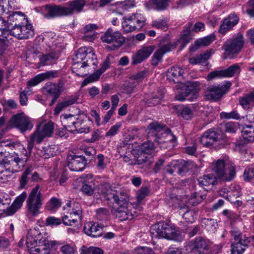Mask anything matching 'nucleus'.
Instances as JSON below:
<instances>
[{
  "label": "nucleus",
  "mask_w": 254,
  "mask_h": 254,
  "mask_svg": "<svg viewBox=\"0 0 254 254\" xmlns=\"http://www.w3.org/2000/svg\"><path fill=\"white\" fill-rule=\"evenodd\" d=\"M163 125L157 122L150 123L147 127L149 136H152L160 148H166L171 145L169 144L173 143L176 140V136L169 129L164 128Z\"/></svg>",
  "instance_id": "nucleus-4"
},
{
  "label": "nucleus",
  "mask_w": 254,
  "mask_h": 254,
  "mask_svg": "<svg viewBox=\"0 0 254 254\" xmlns=\"http://www.w3.org/2000/svg\"><path fill=\"white\" fill-rule=\"evenodd\" d=\"M89 48L83 47L79 48L75 53L73 58L72 70L73 72L79 76H84L85 73L78 72V69L83 68L86 67L88 61H85L89 53Z\"/></svg>",
  "instance_id": "nucleus-13"
},
{
  "label": "nucleus",
  "mask_w": 254,
  "mask_h": 254,
  "mask_svg": "<svg viewBox=\"0 0 254 254\" xmlns=\"http://www.w3.org/2000/svg\"><path fill=\"white\" fill-rule=\"evenodd\" d=\"M223 77H229L239 74L241 71L240 66L237 64H234L226 69L222 70Z\"/></svg>",
  "instance_id": "nucleus-44"
},
{
  "label": "nucleus",
  "mask_w": 254,
  "mask_h": 254,
  "mask_svg": "<svg viewBox=\"0 0 254 254\" xmlns=\"http://www.w3.org/2000/svg\"><path fill=\"white\" fill-rule=\"evenodd\" d=\"M44 198L41 193L40 186L37 184L30 192L26 200V208L29 214L36 216L40 213Z\"/></svg>",
  "instance_id": "nucleus-5"
},
{
  "label": "nucleus",
  "mask_w": 254,
  "mask_h": 254,
  "mask_svg": "<svg viewBox=\"0 0 254 254\" xmlns=\"http://www.w3.org/2000/svg\"><path fill=\"white\" fill-rule=\"evenodd\" d=\"M97 161H96V166L99 170H103L106 167V164L104 162L105 157L102 154L97 155Z\"/></svg>",
  "instance_id": "nucleus-64"
},
{
  "label": "nucleus",
  "mask_w": 254,
  "mask_h": 254,
  "mask_svg": "<svg viewBox=\"0 0 254 254\" xmlns=\"http://www.w3.org/2000/svg\"><path fill=\"white\" fill-rule=\"evenodd\" d=\"M151 25L152 27H155L157 29H160L166 31L167 29V24L165 20L161 19L153 21L152 22Z\"/></svg>",
  "instance_id": "nucleus-61"
},
{
  "label": "nucleus",
  "mask_w": 254,
  "mask_h": 254,
  "mask_svg": "<svg viewBox=\"0 0 254 254\" xmlns=\"http://www.w3.org/2000/svg\"><path fill=\"white\" fill-rule=\"evenodd\" d=\"M154 46H144L138 50L132 57V65H136L147 59L155 50Z\"/></svg>",
  "instance_id": "nucleus-20"
},
{
  "label": "nucleus",
  "mask_w": 254,
  "mask_h": 254,
  "mask_svg": "<svg viewBox=\"0 0 254 254\" xmlns=\"http://www.w3.org/2000/svg\"><path fill=\"white\" fill-rule=\"evenodd\" d=\"M102 41L104 43L109 44L106 46V49L110 51L118 50L123 46L125 42V38L118 31H114L109 28L101 37Z\"/></svg>",
  "instance_id": "nucleus-8"
},
{
  "label": "nucleus",
  "mask_w": 254,
  "mask_h": 254,
  "mask_svg": "<svg viewBox=\"0 0 254 254\" xmlns=\"http://www.w3.org/2000/svg\"><path fill=\"white\" fill-rule=\"evenodd\" d=\"M46 136L37 128L30 137L28 140L27 148L30 151L32 150L34 142L41 143Z\"/></svg>",
  "instance_id": "nucleus-35"
},
{
  "label": "nucleus",
  "mask_w": 254,
  "mask_h": 254,
  "mask_svg": "<svg viewBox=\"0 0 254 254\" xmlns=\"http://www.w3.org/2000/svg\"><path fill=\"white\" fill-rule=\"evenodd\" d=\"M146 23V18L141 13H134L124 17L122 28L126 32L139 31Z\"/></svg>",
  "instance_id": "nucleus-7"
},
{
  "label": "nucleus",
  "mask_w": 254,
  "mask_h": 254,
  "mask_svg": "<svg viewBox=\"0 0 254 254\" xmlns=\"http://www.w3.org/2000/svg\"><path fill=\"white\" fill-rule=\"evenodd\" d=\"M198 183L202 187L214 185L216 182V179L213 174L204 175L198 179Z\"/></svg>",
  "instance_id": "nucleus-39"
},
{
  "label": "nucleus",
  "mask_w": 254,
  "mask_h": 254,
  "mask_svg": "<svg viewBox=\"0 0 254 254\" xmlns=\"http://www.w3.org/2000/svg\"><path fill=\"white\" fill-rule=\"evenodd\" d=\"M101 75L102 73L97 70L83 80L81 86L84 87L90 83L98 80Z\"/></svg>",
  "instance_id": "nucleus-48"
},
{
  "label": "nucleus",
  "mask_w": 254,
  "mask_h": 254,
  "mask_svg": "<svg viewBox=\"0 0 254 254\" xmlns=\"http://www.w3.org/2000/svg\"><path fill=\"white\" fill-rule=\"evenodd\" d=\"M61 223L62 220L61 219L52 216L48 217L46 220V225L47 226H58L61 224Z\"/></svg>",
  "instance_id": "nucleus-63"
},
{
  "label": "nucleus",
  "mask_w": 254,
  "mask_h": 254,
  "mask_svg": "<svg viewBox=\"0 0 254 254\" xmlns=\"http://www.w3.org/2000/svg\"><path fill=\"white\" fill-rule=\"evenodd\" d=\"M61 119L64 127L71 132L87 133L90 131L87 125L89 118L85 114H63L61 116Z\"/></svg>",
  "instance_id": "nucleus-3"
},
{
  "label": "nucleus",
  "mask_w": 254,
  "mask_h": 254,
  "mask_svg": "<svg viewBox=\"0 0 254 254\" xmlns=\"http://www.w3.org/2000/svg\"><path fill=\"white\" fill-rule=\"evenodd\" d=\"M101 193L108 201H113L118 207L113 208L111 212L120 221L132 219L135 215L128 208V197L124 191H117L110 188L108 185L101 186Z\"/></svg>",
  "instance_id": "nucleus-1"
},
{
  "label": "nucleus",
  "mask_w": 254,
  "mask_h": 254,
  "mask_svg": "<svg viewBox=\"0 0 254 254\" xmlns=\"http://www.w3.org/2000/svg\"><path fill=\"white\" fill-rule=\"evenodd\" d=\"M86 4L85 0H73L68 1L65 6L49 4L42 7L44 17L52 19L56 17L68 16L74 13H79Z\"/></svg>",
  "instance_id": "nucleus-2"
},
{
  "label": "nucleus",
  "mask_w": 254,
  "mask_h": 254,
  "mask_svg": "<svg viewBox=\"0 0 254 254\" xmlns=\"http://www.w3.org/2000/svg\"><path fill=\"white\" fill-rule=\"evenodd\" d=\"M80 254H104V251L101 248L97 247L90 246L87 247L83 246L81 247Z\"/></svg>",
  "instance_id": "nucleus-43"
},
{
  "label": "nucleus",
  "mask_w": 254,
  "mask_h": 254,
  "mask_svg": "<svg viewBox=\"0 0 254 254\" xmlns=\"http://www.w3.org/2000/svg\"><path fill=\"white\" fill-rule=\"evenodd\" d=\"M54 124L51 121L44 124H41L38 129L46 136H51L54 130Z\"/></svg>",
  "instance_id": "nucleus-40"
},
{
  "label": "nucleus",
  "mask_w": 254,
  "mask_h": 254,
  "mask_svg": "<svg viewBox=\"0 0 254 254\" xmlns=\"http://www.w3.org/2000/svg\"><path fill=\"white\" fill-rule=\"evenodd\" d=\"M200 84L198 82H192L186 87L185 91L178 94L175 96L177 100L184 101L186 100L193 101L198 97L200 90Z\"/></svg>",
  "instance_id": "nucleus-17"
},
{
  "label": "nucleus",
  "mask_w": 254,
  "mask_h": 254,
  "mask_svg": "<svg viewBox=\"0 0 254 254\" xmlns=\"http://www.w3.org/2000/svg\"><path fill=\"white\" fill-rule=\"evenodd\" d=\"M14 28L9 32V36H13L18 39H27L34 35L33 26L31 24L24 22V24L16 25L14 24Z\"/></svg>",
  "instance_id": "nucleus-14"
},
{
  "label": "nucleus",
  "mask_w": 254,
  "mask_h": 254,
  "mask_svg": "<svg viewBox=\"0 0 254 254\" xmlns=\"http://www.w3.org/2000/svg\"><path fill=\"white\" fill-rule=\"evenodd\" d=\"M134 254H155L153 250L149 248L146 247H140L135 249Z\"/></svg>",
  "instance_id": "nucleus-59"
},
{
  "label": "nucleus",
  "mask_w": 254,
  "mask_h": 254,
  "mask_svg": "<svg viewBox=\"0 0 254 254\" xmlns=\"http://www.w3.org/2000/svg\"><path fill=\"white\" fill-rule=\"evenodd\" d=\"M82 220V216L71 213H68L67 215L63 217V223L66 226H74L77 225L80 223Z\"/></svg>",
  "instance_id": "nucleus-31"
},
{
  "label": "nucleus",
  "mask_w": 254,
  "mask_h": 254,
  "mask_svg": "<svg viewBox=\"0 0 254 254\" xmlns=\"http://www.w3.org/2000/svg\"><path fill=\"white\" fill-rule=\"evenodd\" d=\"M176 44L169 43L162 46L156 52H155L152 57L151 64L153 65H157L159 62L162 60L163 56L167 52L170 51L172 49L176 48Z\"/></svg>",
  "instance_id": "nucleus-22"
},
{
  "label": "nucleus",
  "mask_w": 254,
  "mask_h": 254,
  "mask_svg": "<svg viewBox=\"0 0 254 254\" xmlns=\"http://www.w3.org/2000/svg\"><path fill=\"white\" fill-rule=\"evenodd\" d=\"M149 190L147 187H141L137 193V201L141 202L149 194Z\"/></svg>",
  "instance_id": "nucleus-62"
},
{
  "label": "nucleus",
  "mask_w": 254,
  "mask_h": 254,
  "mask_svg": "<svg viewBox=\"0 0 254 254\" xmlns=\"http://www.w3.org/2000/svg\"><path fill=\"white\" fill-rule=\"evenodd\" d=\"M199 141L200 143L205 147H209L213 145L215 142L211 140L205 132L199 138Z\"/></svg>",
  "instance_id": "nucleus-57"
},
{
  "label": "nucleus",
  "mask_w": 254,
  "mask_h": 254,
  "mask_svg": "<svg viewBox=\"0 0 254 254\" xmlns=\"http://www.w3.org/2000/svg\"><path fill=\"white\" fill-rule=\"evenodd\" d=\"M153 5L157 10H164L168 5L169 0H152Z\"/></svg>",
  "instance_id": "nucleus-55"
},
{
  "label": "nucleus",
  "mask_w": 254,
  "mask_h": 254,
  "mask_svg": "<svg viewBox=\"0 0 254 254\" xmlns=\"http://www.w3.org/2000/svg\"><path fill=\"white\" fill-rule=\"evenodd\" d=\"M214 40L215 36L214 35H210L203 38L198 39L196 40L194 43L195 48L194 49H192L193 48V47H192L190 48V50L194 51L200 47L207 46Z\"/></svg>",
  "instance_id": "nucleus-38"
},
{
  "label": "nucleus",
  "mask_w": 254,
  "mask_h": 254,
  "mask_svg": "<svg viewBox=\"0 0 254 254\" xmlns=\"http://www.w3.org/2000/svg\"><path fill=\"white\" fill-rule=\"evenodd\" d=\"M62 91L60 84H50L47 87V93L52 97H59Z\"/></svg>",
  "instance_id": "nucleus-42"
},
{
  "label": "nucleus",
  "mask_w": 254,
  "mask_h": 254,
  "mask_svg": "<svg viewBox=\"0 0 254 254\" xmlns=\"http://www.w3.org/2000/svg\"><path fill=\"white\" fill-rule=\"evenodd\" d=\"M220 115L221 119H235L237 120L240 119V115L236 111H233L230 113L223 112L220 113Z\"/></svg>",
  "instance_id": "nucleus-51"
},
{
  "label": "nucleus",
  "mask_w": 254,
  "mask_h": 254,
  "mask_svg": "<svg viewBox=\"0 0 254 254\" xmlns=\"http://www.w3.org/2000/svg\"><path fill=\"white\" fill-rule=\"evenodd\" d=\"M203 199L202 195L198 192H193L189 199V203L193 206H196Z\"/></svg>",
  "instance_id": "nucleus-49"
},
{
  "label": "nucleus",
  "mask_w": 254,
  "mask_h": 254,
  "mask_svg": "<svg viewBox=\"0 0 254 254\" xmlns=\"http://www.w3.org/2000/svg\"><path fill=\"white\" fill-rule=\"evenodd\" d=\"M89 53L87 55V59L85 61H88L87 62V64L86 66H90V65H93L95 66H97L98 62L97 61V59L95 56V53L93 52L92 48H89Z\"/></svg>",
  "instance_id": "nucleus-50"
},
{
  "label": "nucleus",
  "mask_w": 254,
  "mask_h": 254,
  "mask_svg": "<svg viewBox=\"0 0 254 254\" xmlns=\"http://www.w3.org/2000/svg\"><path fill=\"white\" fill-rule=\"evenodd\" d=\"M83 230L86 234L93 237L101 236L103 232V228L100 224L91 221L84 224Z\"/></svg>",
  "instance_id": "nucleus-25"
},
{
  "label": "nucleus",
  "mask_w": 254,
  "mask_h": 254,
  "mask_svg": "<svg viewBox=\"0 0 254 254\" xmlns=\"http://www.w3.org/2000/svg\"><path fill=\"white\" fill-rule=\"evenodd\" d=\"M184 70L179 65H175L169 68L167 73V79L175 83L180 82L183 79Z\"/></svg>",
  "instance_id": "nucleus-23"
},
{
  "label": "nucleus",
  "mask_w": 254,
  "mask_h": 254,
  "mask_svg": "<svg viewBox=\"0 0 254 254\" xmlns=\"http://www.w3.org/2000/svg\"><path fill=\"white\" fill-rule=\"evenodd\" d=\"M244 179L245 181H249L254 177V168L252 167H247L244 173Z\"/></svg>",
  "instance_id": "nucleus-60"
},
{
  "label": "nucleus",
  "mask_w": 254,
  "mask_h": 254,
  "mask_svg": "<svg viewBox=\"0 0 254 254\" xmlns=\"http://www.w3.org/2000/svg\"><path fill=\"white\" fill-rule=\"evenodd\" d=\"M241 134L244 139L248 142L254 141V126L243 125L241 127Z\"/></svg>",
  "instance_id": "nucleus-30"
},
{
  "label": "nucleus",
  "mask_w": 254,
  "mask_h": 254,
  "mask_svg": "<svg viewBox=\"0 0 254 254\" xmlns=\"http://www.w3.org/2000/svg\"><path fill=\"white\" fill-rule=\"evenodd\" d=\"M33 168L32 167H27L21 175L19 179V189H23L25 188L27 184L29 179L28 176L32 172Z\"/></svg>",
  "instance_id": "nucleus-45"
},
{
  "label": "nucleus",
  "mask_w": 254,
  "mask_h": 254,
  "mask_svg": "<svg viewBox=\"0 0 254 254\" xmlns=\"http://www.w3.org/2000/svg\"><path fill=\"white\" fill-rule=\"evenodd\" d=\"M177 113L178 116L187 120L191 119L193 116V111L188 106L179 107L177 109Z\"/></svg>",
  "instance_id": "nucleus-41"
},
{
  "label": "nucleus",
  "mask_w": 254,
  "mask_h": 254,
  "mask_svg": "<svg viewBox=\"0 0 254 254\" xmlns=\"http://www.w3.org/2000/svg\"><path fill=\"white\" fill-rule=\"evenodd\" d=\"M31 254H50L51 252L50 246L49 244H43L33 245L27 247Z\"/></svg>",
  "instance_id": "nucleus-32"
},
{
  "label": "nucleus",
  "mask_w": 254,
  "mask_h": 254,
  "mask_svg": "<svg viewBox=\"0 0 254 254\" xmlns=\"http://www.w3.org/2000/svg\"><path fill=\"white\" fill-rule=\"evenodd\" d=\"M163 97L164 93L163 91L159 90L150 98L145 99L144 102L149 106H155L160 103Z\"/></svg>",
  "instance_id": "nucleus-37"
},
{
  "label": "nucleus",
  "mask_w": 254,
  "mask_h": 254,
  "mask_svg": "<svg viewBox=\"0 0 254 254\" xmlns=\"http://www.w3.org/2000/svg\"><path fill=\"white\" fill-rule=\"evenodd\" d=\"M187 248H189L191 250H196L199 252L207 250L208 248L207 242L202 237H198L195 238L193 241L190 242Z\"/></svg>",
  "instance_id": "nucleus-28"
},
{
  "label": "nucleus",
  "mask_w": 254,
  "mask_h": 254,
  "mask_svg": "<svg viewBox=\"0 0 254 254\" xmlns=\"http://www.w3.org/2000/svg\"><path fill=\"white\" fill-rule=\"evenodd\" d=\"M78 99L79 95L77 93L67 97L64 101L57 105L54 110V114L55 115H59L64 109L76 103Z\"/></svg>",
  "instance_id": "nucleus-26"
},
{
  "label": "nucleus",
  "mask_w": 254,
  "mask_h": 254,
  "mask_svg": "<svg viewBox=\"0 0 254 254\" xmlns=\"http://www.w3.org/2000/svg\"><path fill=\"white\" fill-rule=\"evenodd\" d=\"M230 233L234 240L237 241L232 245L231 254H242L250 242V238L243 235L237 228H233Z\"/></svg>",
  "instance_id": "nucleus-9"
},
{
  "label": "nucleus",
  "mask_w": 254,
  "mask_h": 254,
  "mask_svg": "<svg viewBox=\"0 0 254 254\" xmlns=\"http://www.w3.org/2000/svg\"><path fill=\"white\" fill-rule=\"evenodd\" d=\"M174 167L177 170V173L181 175L188 172L190 170H192L195 168L194 163L191 161L181 160L180 161H176L174 163Z\"/></svg>",
  "instance_id": "nucleus-27"
},
{
  "label": "nucleus",
  "mask_w": 254,
  "mask_h": 254,
  "mask_svg": "<svg viewBox=\"0 0 254 254\" xmlns=\"http://www.w3.org/2000/svg\"><path fill=\"white\" fill-rule=\"evenodd\" d=\"M150 235L152 239L164 238L172 239L175 235V231L167 223H159L151 227Z\"/></svg>",
  "instance_id": "nucleus-12"
},
{
  "label": "nucleus",
  "mask_w": 254,
  "mask_h": 254,
  "mask_svg": "<svg viewBox=\"0 0 254 254\" xmlns=\"http://www.w3.org/2000/svg\"><path fill=\"white\" fill-rule=\"evenodd\" d=\"M61 205L62 201L61 199L53 197L47 202L46 207L47 210L52 211L60 208Z\"/></svg>",
  "instance_id": "nucleus-47"
},
{
  "label": "nucleus",
  "mask_w": 254,
  "mask_h": 254,
  "mask_svg": "<svg viewBox=\"0 0 254 254\" xmlns=\"http://www.w3.org/2000/svg\"><path fill=\"white\" fill-rule=\"evenodd\" d=\"M54 74L55 73L53 71H50L38 74L35 77L29 80L27 82V85L28 86H36L46 78L55 77Z\"/></svg>",
  "instance_id": "nucleus-33"
},
{
  "label": "nucleus",
  "mask_w": 254,
  "mask_h": 254,
  "mask_svg": "<svg viewBox=\"0 0 254 254\" xmlns=\"http://www.w3.org/2000/svg\"><path fill=\"white\" fill-rule=\"evenodd\" d=\"M97 217L100 220L107 218L110 215L109 210L106 208H100L96 210Z\"/></svg>",
  "instance_id": "nucleus-58"
},
{
  "label": "nucleus",
  "mask_w": 254,
  "mask_h": 254,
  "mask_svg": "<svg viewBox=\"0 0 254 254\" xmlns=\"http://www.w3.org/2000/svg\"><path fill=\"white\" fill-rule=\"evenodd\" d=\"M211 140H212L215 143L219 141L221 138V135L218 133L217 131L213 129H208L207 131L205 132Z\"/></svg>",
  "instance_id": "nucleus-52"
},
{
  "label": "nucleus",
  "mask_w": 254,
  "mask_h": 254,
  "mask_svg": "<svg viewBox=\"0 0 254 254\" xmlns=\"http://www.w3.org/2000/svg\"><path fill=\"white\" fill-rule=\"evenodd\" d=\"M239 20V18L236 14L233 13L229 15L221 24L219 30L220 33L225 34L238 23Z\"/></svg>",
  "instance_id": "nucleus-24"
},
{
  "label": "nucleus",
  "mask_w": 254,
  "mask_h": 254,
  "mask_svg": "<svg viewBox=\"0 0 254 254\" xmlns=\"http://www.w3.org/2000/svg\"><path fill=\"white\" fill-rule=\"evenodd\" d=\"M196 213L192 210L187 209L182 215L183 218L186 222L192 223L194 221Z\"/></svg>",
  "instance_id": "nucleus-53"
},
{
  "label": "nucleus",
  "mask_w": 254,
  "mask_h": 254,
  "mask_svg": "<svg viewBox=\"0 0 254 254\" xmlns=\"http://www.w3.org/2000/svg\"><path fill=\"white\" fill-rule=\"evenodd\" d=\"M80 191L83 194L87 196H92L93 195L95 191V184L93 180L90 182L84 181L82 186L80 189Z\"/></svg>",
  "instance_id": "nucleus-36"
},
{
  "label": "nucleus",
  "mask_w": 254,
  "mask_h": 254,
  "mask_svg": "<svg viewBox=\"0 0 254 254\" xmlns=\"http://www.w3.org/2000/svg\"><path fill=\"white\" fill-rule=\"evenodd\" d=\"M26 244L27 247H30L31 245L48 244V243L45 234L41 233L38 229L34 228L28 231Z\"/></svg>",
  "instance_id": "nucleus-18"
},
{
  "label": "nucleus",
  "mask_w": 254,
  "mask_h": 254,
  "mask_svg": "<svg viewBox=\"0 0 254 254\" xmlns=\"http://www.w3.org/2000/svg\"><path fill=\"white\" fill-rule=\"evenodd\" d=\"M226 164L222 159H219L212 163V169L218 178L224 182L232 180L236 175L235 167L231 165L228 170L225 169Z\"/></svg>",
  "instance_id": "nucleus-10"
},
{
  "label": "nucleus",
  "mask_w": 254,
  "mask_h": 254,
  "mask_svg": "<svg viewBox=\"0 0 254 254\" xmlns=\"http://www.w3.org/2000/svg\"><path fill=\"white\" fill-rule=\"evenodd\" d=\"M231 83L226 81L222 85H210L205 90L204 96L206 99L217 100L220 99L229 89Z\"/></svg>",
  "instance_id": "nucleus-15"
},
{
  "label": "nucleus",
  "mask_w": 254,
  "mask_h": 254,
  "mask_svg": "<svg viewBox=\"0 0 254 254\" xmlns=\"http://www.w3.org/2000/svg\"><path fill=\"white\" fill-rule=\"evenodd\" d=\"M86 164L85 157L82 155H69L67 157V166L71 171H83Z\"/></svg>",
  "instance_id": "nucleus-19"
},
{
  "label": "nucleus",
  "mask_w": 254,
  "mask_h": 254,
  "mask_svg": "<svg viewBox=\"0 0 254 254\" xmlns=\"http://www.w3.org/2000/svg\"><path fill=\"white\" fill-rule=\"evenodd\" d=\"M27 19L24 14L20 11L12 12L9 15L7 21L0 17V36L9 35L11 29L14 28V24L20 25L27 22Z\"/></svg>",
  "instance_id": "nucleus-6"
},
{
  "label": "nucleus",
  "mask_w": 254,
  "mask_h": 254,
  "mask_svg": "<svg viewBox=\"0 0 254 254\" xmlns=\"http://www.w3.org/2000/svg\"><path fill=\"white\" fill-rule=\"evenodd\" d=\"M245 41L243 35L237 34L232 38L227 40L222 47L228 56L239 53L242 49Z\"/></svg>",
  "instance_id": "nucleus-11"
},
{
  "label": "nucleus",
  "mask_w": 254,
  "mask_h": 254,
  "mask_svg": "<svg viewBox=\"0 0 254 254\" xmlns=\"http://www.w3.org/2000/svg\"><path fill=\"white\" fill-rule=\"evenodd\" d=\"M113 59V57L112 56H108L106 58L105 61L101 64V66L98 70L102 74L104 73L107 69L109 68L110 67V64L112 62V60Z\"/></svg>",
  "instance_id": "nucleus-56"
},
{
  "label": "nucleus",
  "mask_w": 254,
  "mask_h": 254,
  "mask_svg": "<svg viewBox=\"0 0 254 254\" xmlns=\"http://www.w3.org/2000/svg\"><path fill=\"white\" fill-rule=\"evenodd\" d=\"M9 123L11 126L18 128L21 132L30 130L33 127L29 118L24 113L13 115L9 120Z\"/></svg>",
  "instance_id": "nucleus-16"
},
{
  "label": "nucleus",
  "mask_w": 254,
  "mask_h": 254,
  "mask_svg": "<svg viewBox=\"0 0 254 254\" xmlns=\"http://www.w3.org/2000/svg\"><path fill=\"white\" fill-rule=\"evenodd\" d=\"M239 103L245 110H248L254 107V91L241 97L239 99Z\"/></svg>",
  "instance_id": "nucleus-34"
},
{
  "label": "nucleus",
  "mask_w": 254,
  "mask_h": 254,
  "mask_svg": "<svg viewBox=\"0 0 254 254\" xmlns=\"http://www.w3.org/2000/svg\"><path fill=\"white\" fill-rule=\"evenodd\" d=\"M9 35L0 36V55H2L9 43Z\"/></svg>",
  "instance_id": "nucleus-54"
},
{
  "label": "nucleus",
  "mask_w": 254,
  "mask_h": 254,
  "mask_svg": "<svg viewBox=\"0 0 254 254\" xmlns=\"http://www.w3.org/2000/svg\"><path fill=\"white\" fill-rule=\"evenodd\" d=\"M26 197L27 193L26 191H23L21 194L18 195L15 198L11 206L7 209V214L9 215L13 214L18 209L21 207Z\"/></svg>",
  "instance_id": "nucleus-29"
},
{
  "label": "nucleus",
  "mask_w": 254,
  "mask_h": 254,
  "mask_svg": "<svg viewBox=\"0 0 254 254\" xmlns=\"http://www.w3.org/2000/svg\"><path fill=\"white\" fill-rule=\"evenodd\" d=\"M34 55L38 56L39 59V65L43 66L47 64H51L55 63L59 57V55L55 52H51L46 55H42L38 50L34 51ZM34 57V56H33Z\"/></svg>",
  "instance_id": "nucleus-21"
},
{
  "label": "nucleus",
  "mask_w": 254,
  "mask_h": 254,
  "mask_svg": "<svg viewBox=\"0 0 254 254\" xmlns=\"http://www.w3.org/2000/svg\"><path fill=\"white\" fill-rule=\"evenodd\" d=\"M155 147L154 143L150 141H147L143 143L140 147L141 152L146 154H151L155 150Z\"/></svg>",
  "instance_id": "nucleus-46"
}]
</instances>
